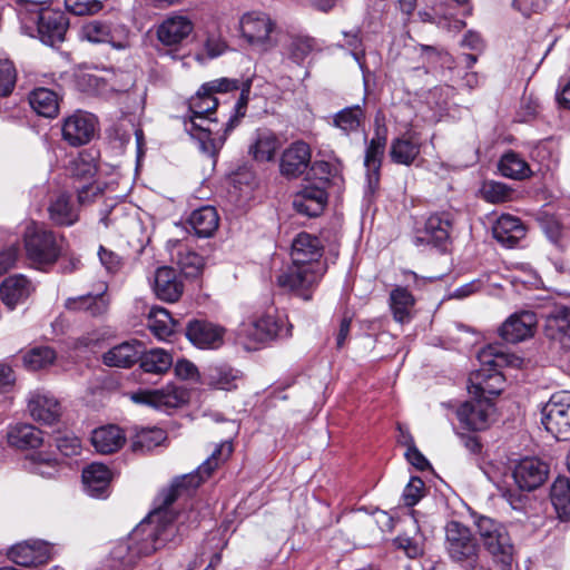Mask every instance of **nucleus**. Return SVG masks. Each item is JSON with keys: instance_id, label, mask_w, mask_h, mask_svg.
Here are the masks:
<instances>
[{"instance_id": "1", "label": "nucleus", "mask_w": 570, "mask_h": 570, "mask_svg": "<svg viewBox=\"0 0 570 570\" xmlns=\"http://www.w3.org/2000/svg\"><path fill=\"white\" fill-rule=\"evenodd\" d=\"M169 512L156 507L130 533L129 538L140 558L147 557L173 541L177 528Z\"/></svg>"}, {"instance_id": "2", "label": "nucleus", "mask_w": 570, "mask_h": 570, "mask_svg": "<svg viewBox=\"0 0 570 570\" xmlns=\"http://www.w3.org/2000/svg\"><path fill=\"white\" fill-rule=\"evenodd\" d=\"M443 546L449 559L461 569L475 570L480 567L481 546L468 525L459 521L448 522Z\"/></svg>"}, {"instance_id": "3", "label": "nucleus", "mask_w": 570, "mask_h": 570, "mask_svg": "<svg viewBox=\"0 0 570 570\" xmlns=\"http://www.w3.org/2000/svg\"><path fill=\"white\" fill-rule=\"evenodd\" d=\"M63 238L43 225L31 222L23 233L26 258L30 265L43 269L52 266L62 253Z\"/></svg>"}, {"instance_id": "4", "label": "nucleus", "mask_w": 570, "mask_h": 570, "mask_svg": "<svg viewBox=\"0 0 570 570\" xmlns=\"http://www.w3.org/2000/svg\"><path fill=\"white\" fill-rule=\"evenodd\" d=\"M233 452L232 443L223 442L216 446L210 456L203 462L195 472L176 478L170 488L164 491L159 498L160 501L157 505L168 511V508L176 501L183 493L198 488L212 473L226 461Z\"/></svg>"}, {"instance_id": "5", "label": "nucleus", "mask_w": 570, "mask_h": 570, "mask_svg": "<svg viewBox=\"0 0 570 570\" xmlns=\"http://www.w3.org/2000/svg\"><path fill=\"white\" fill-rule=\"evenodd\" d=\"M242 38L254 50L268 52L277 47L278 26L266 12L250 11L239 19Z\"/></svg>"}, {"instance_id": "6", "label": "nucleus", "mask_w": 570, "mask_h": 570, "mask_svg": "<svg viewBox=\"0 0 570 570\" xmlns=\"http://www.w3.org/2000/svg\"><path fill=\"white\" fill-rule=\"evenodd\" d=\"M475 525L484 548L492 556L493 560L504 567L510 566L513 560L514 546L507 528L502 523L484 515L476 520Z\"/></svg>"}, {"instance_id": "7", "label": "nucleus", "mask_w": 570, "mask_h": 570, "mask_svg": "<svg viewBox=\"0 0 570 570\" xmlns=\"http://www.w3.org/2000/svg\"><path fill=\"white\" fill-rule=\"evenodd\" d=\"M195 23L180 11L167 14L156 27V38L165 47L163 55L178 59V48L193 33Z\"/></svg>"}, {"instance_id": "8", "label": "nucleus", "mask_w": 570, "mask_h": 570, "mask_svg": "<svg viewBox=\"0 0 570 570\" xmlns=\"http://www.w3.org/2000/svg\"><path fill=\"white\" fill-rule=\"evenodd\" d=\"M316 266V268H312L292 262L277 275V285L307 301L312 297L313 289L326 272V267Z\"/></svg>"}, {"instance_id": "9", "label": "nucleus", "mask_w": 570, "mask_h": 570, "mask_svg": "<svg viewBox=\"0 0 570 570\" xmlns=\"http://www.w3.org/2000/svg\"><path fill=\"white\" fill-rule=\"evenodd\" d=\"M541 422L556 439H570V393L553 394L542 409Z\"/></svg>"}, {"instance_id": "10", "label": "nucleus", "mask_w": 570, "mask_h": 570, "mask_svg": "<svg viewBox=\"0 0 570 570\" xmlns=\"http://www.w3.org/2000/svg\"><path fill=\"white\" fill-rule=\"evenodd\" d=\"M190 397L189 391L175 383L157 390H138L130 393V400L137 404H146L157 410L168 411L185 405Z\"/></svg>"}, {"instance_id": "11", "label": "nucleus", "mask_w": 570, "mask_h": 570, "mask_svg": "<svg viewBox=\"0 0 570 570\" xmlns=\"http://www.w3.org/2000/svg\"><path fill=\"white\" fill-rule=\"evenodd\" d=\"M478 360L483 366H492V375L484 387H480V394L476 399L489 400L490 396H497L503 389V376L500 372L502 365L507 362V355L498 345L489 344L478 352Z\"/></svg>"}, {"instance_id": "12", "label": "nucleus", "mask_w": 570, "mask_h": 570, "mask_svg": "<svg viewBox=\"0 0 570 570\" xmlns=\"http://www.w3.org/2000/svg\"><path fill=\"white\" fill-rule=\"evenodd\" d=\"M31 20L37 24L39 39L48 46L63 41L68 29V20L61 11L45 9L33 14Z\"/></svg>"}, {"instance_id": "13", "label": "nucleus", "mask_w": 570, "mask_h": 570, "mask_svg": "<svg viewBox=\"0 0 570 570\" xmlns=\"http://www.w3.org/2000/svg\"><path fill=\"white\" fill-rule=\"evenodd\" d=\"M312 149L303 140L291 142L282 153L279 158V173L286 178L302 176L311 165Z\"/></svg>"}, {"instance_id": "14", "label": "nucleus", "mask_w": 570, "mask_h": 570, "mask_svg": "<svg viewBox=\"0 0 570 570\" xmlns=\"http://www.w3.org/2000/svg\"><path fill=\"white\" fill-rule=\"evenodd\" d=\"M549 474L547 463L538 458H524L513 468L512 476L520 490L533 491L541 487Z\"/></svg>"}, {"instance_id": "15", "label": "nucleus", "mask_w": 570, "mask_h": 570, "mask_svg": "<svg viewBox=\"0 0 570 570\" xmlns=\"http://www.w3.org/2000/svg\"><path fill=\"white\" fill-rule=\"evenodd\" d=\"M237 118V116L230 117L225 125L224 134L218 137H216L218 131L215 132L213 128L217 120L212 118V116H203L202 118L197 117V115H191L189 121L185 122V129L191 137L197 138L203 144L206 140L210 141L216 149L224 145L227 135L234 129Z\"/></svg>"}, {"instance_id": "16", "label": "nucleus", "mask_w": 570, "mask_h": 570, "mask_svg": "<svg viewBox=\"0 0 570 570\" xmlns=\"http://www.w3.org/2000/svg\"><path fill=\"white\" fill-rule=\"evenodd\" d=\"M97 119L94 115L76 111L62 125V137L71 146L88 144L95 136Z\"/></svg>"}, {"instance_id": "17", "label": "nucleus", "mask_w": 570, "mask_h": 570, "mask_svg": "<svg viewBox=\"0 0 570 570\" xmlns=\"http://www.w3.org/2000/svg\"><path fill=\"white\" fill-rule=\"evenodd\" d=\"M323 245L318 237L308 233H299L292 242L291 258L295 264L307 265L312 268L326 267L322 261Z\"/></svg>"}, {"instance_id": "18", "label": "nucleus", "mask_w": 570, "mask_h": 570, "mask_svg": "<svg viewBox=\"0 0 570 570\" xmlns=\"http://www.w3.org/2000/svg\"><path fill=\"white\" fill-rule=\"evenodd\" d=\"M28 411L35 421L45 425L58 422L62 413L59 401L50 392L43 390L29 393Z\"/></svg>"}, {"instance_id": "19", "label": "nucleus", "mask_w": 570, "mask_h": 570, "mask_svg": "<svg viewBox=\"0 0 570 570\" xmlns=\"http://www.w3.org/2000/svg\"><path fill=\"white\" fill-rule=\"evenodd\" d=\"M494 414L490 400L474 399L464 402L456 411L460 423L468 430H485Z\"/></svg>"}, {"instance_id": "20", "label": "nucleus", "mask_w": 570, "mask_h": 570, "mask_svg": "<svg viewBox=\"0 0 570 570\" xmlns=\"http://www.w3.org/2000/svg\"><path fill=\"white\" fill-rule=\"evenodd\" d=\"M8 557L22 567L43 564L51 559V547L42 540H26L10 548Z\"/></svg>"}, {"instance_id": "21", "label": "nucleus", "mask_w": 570, "mask_h": 570, "mask_svg": "<svg viewBox=\"0 0 570 570\" xmlns=\"http://www.w3.org/2000/svg\"><path fill=\"white\" fill-rule=\"evenodd\" d=\"M244 380V373L224 361L209 363L203 372L202 384L213 389L232 391Z\"/></svg>"}, {"instance_id": "22", "label": "nucleus", "mask_w": 570, "mask_h": 570, "mask_svg": "<svg viewBox=\"0 0 570 570\" xmlns=\"http://www.w3.org/2000/svg\"><path fill=\"white\" fill-rule=\"evenodd\" d=\"M186 336L202 350H216L224 344L225 328L217 323H188Z\"/></svg>"}, {"instance_id": "23", "label": "nucleus", "mask_w": 570, "mask_h": 570, "mask_svg": "<svg viewBox=\"0 0 570 570\" xmlns=\"http://www.w3.org/2000/svg\"><path fill=\"white\" fill-rule=\"evenodd\" d=\"M124 31L122 28H112L107 22L92 20L82 27L81 36L92 43H109L116 49H125L128 42L121 36Z\"/></svg>"}, {"instance_id": "24", "label": "nucleus", "mask_w": 570, "mask_h": 570, "mask_svg": "<svg viewBox=\"0 0 570 570\" xmlns=\"http://www.w3.org/2000/svg\"><path fill=\"white\" fill-rule=\"evenodd\" d=\"M168 249L171 261L179 266L186 277H196L202 273L205 266L204 258L187 244L181 240H169Z\"/></svg>"}, {"instance_id": "25", "label": "nucleus", "mask_w": 570, "mask_h": 570, "mask_svg": "<svg viewBox=\"0 0 570 570\" xmlns=\"http://www.w3.org/2000/svg\"><path fill=\"white\" fill-rule=\"evenodd\" d=\"M315 46V40L307 35L289 33L282 45V60L284 63L301 67L313 52Z\"/></svg>"}, {"instance_id": "26", "label": "nucleus", "mask_w": 570, "mask_h": 570, "mask_svg": "<svg viewBox=\"0 0 570 570\" xmlns=\"http://www.w3.org/2000/svg\"><path fill=\"white\" fill-rule=\"evenodd\" d=\"M240 333L248 343H266L291 336L292 323H242Z\"/></svg>"}, {"instance_id": "27", "label": "nucleus", "mask_w": 570, "mask_h": 570, "mask_svg": "<svg viewBox=\"0 0 570 570\" xmlns=\"http://www.w3.org/2000/svg\"><path fill=\"white\" fill-rule=\"evenodd\" d=\"M35 291L30 279L22 274H14L3 279L0 286V298L3 304L13 309L26 301Z\"/></svg>"}, {"instance_id": "28", "label": "nucleus", "mask_w": 570, "mask_h": 570, "mask_svg": "<svg viewBox=\"0 0 570 570\" xmlns=\"http://www.w3.org/2000/svg\"><path fill=\"white\" fill-rule=\"evenodd\" d=\"M523 318H533L535 321H570V309L552 301H547L533 308L515 311L505 321L514 322L522 321Z\"/></svg>"}, {"instance_id": "29", "label": "nucleus", "mask_w": 570, "mask_h": 570, "mask_svg": "<svg viewBox=\"0 0 570 570\" xmlns=\"http://www.w3.org/2000/svg\"><path fill=\"white\" fill-rule=\"evenodd\" d=\"M327 204V194L324 188L306 186L299 190L293 200L295 210L308 217L318 216Z\"/></svg>"}, {"instance_id": "30", "label": "nucleus", "mask_w": 570, "mask_h": 570, "mask_svg": "<svg viewBox=\"0 0 570 570\" xmlns=\"http://www.w3.org/2000/svg\"><path fill=\"white\" fill-rule=\"evenodd\" d=\"M421 153V141L415 132L394 138L390 146V158L394 164L411 166Z\"/></svg>"}, {"instance_id": "31", "label": "nucleus", "mask_w": 570, "mask_h": 570, "mask_svg": "<svg viewBox=\"0 0 570 570\" xmlns=\"http://www.w3.org/2000/svg\"><path fill=\"white\" fill-rule=\"evenodd\" d=\"M183 292L184 284L174 268L163 266L156 271L155 293L160 299L176 302Z\"/></svg>"}, {"instance_id": "32", "label": "nucleus", "mask_w": 570, "mask_h": 570, "mask_svg": "<svg viewBox=\"0 0 570 570\" xmlns=\"http://www.w3.org/2000/svg\"><path fill=\"white\" fill-rule=\"evenodd\" d=\"M110 480V470L101 463H92L82 471L85 490L92 498H106Z\"/></svg>"}, {"instance_id": "33", "label": "nucleus", "mask_w": 570, "mask_h": 570, "mask_svg": "<svg viewBox=\"0 0 570 570\" xmlns=\"http://www.w3.org/2000/svg\"><path fill=\"white\" fill-rule=\"evenodd\" d=\"M492 233L503 246L514 247L525 236V227L518 217L503 214L497 219Z\"/></svg>"}, {"instance_id": "34", "label": "nucleus", "mask_w": 570, "mask_h": 570, "mask_svg": "<svg viewBox=\"0 0 570 570\" xmlns=\"http://www.w3.org/2000/svg\"><path fill=\"white\" fill-rule=\"evenodd\" d=\"M142 345L138 341H127L104 353L102 362L111 367H130L138 362Z\"/></svg>"}, {"instance_id": "35", "label": "nucleus", "mask_w": 570, "mask_h": 570, "mask_svg": "<svg viewBox=\"0 0 570 570\" xmlns=\"http://www.w3.org/2000/svg\"><path fill=\"white\" fill-rule=\"evenodd\" d=\"M281 148V140L275 132L268 129H258L255 132L248 153L254 160L259 163L272 161Z\"/></svg>"}, {"instance_id": "36", "label": "nucleus", "mask_w": 570, "mask_h": 570, "mask_svg": "<svg viewBox=\"0 0 570 570\" xmlns=\"http://www.w3.org/2000/svg\"><path fill=\"white\" fill-rule=\"evenodd\" d=\"M124 431L117 425H106L94 430L91 443L102 454H110L118 451L125 443Z\"/></svg>"}, {"instance_id": "37", "label": "nucleus", "mask_w": 570, "mask_h": 570, "mask_svg": "<svg viewBox=\"0 0 570 570\" xmlns=\"http://www.w3.org/2000/svg\"><path fill=\"white\" fill-rule=\"evenodd\" d=\"M7 440L11 446L18 449H35L42 444V432L28 423H17L9 426Z\"/></svg>"}, {"instance_id": "38", "label": "nucleus", "mask_w": 570, "mask_h": 570, "mask_svg": "<svg viewBox=\"0 0 570 570\" xmlns=\"http://www.w3.org/2000/svg\"><path fill=\"white\" fill-rule=\"evenodd\" d=\"M416 299L404 286L396 285L389 295V306L394 321H405L415 317Z\"/></svg>"}, {"instance_id": "39", "label": "nucleus", "mask_w": 570, "mask_h": 570, "mask_svg": "<svg viewBox=\"0 0 570 570\" xmlns=\"http://www.w3.org/2000/svg\"><path fill=\"white\" fill-rule=\"evenodd\" d=\"M450 219L442 215L434 214L431 215L425 223L424 235L422 239L428 244H433L441 250H445L450 240Z\"/></svg>"}, {"instance_id": "40", "label": "nucleus", "mask_w": 570, "mask_h": 570, "mask_svg": "<svg viewBox=\"0 0 570 570\" xmlns=\"http://www.w3.org/2000/svg\"><path fill=\"white\" fill-rule=\"evenodd\" d=\"M68 311L81 312L82 317H102L108 311V301L101 294L85 295L76 298H69L65 304Z\"/></svg>"}, {"instance_id": "41", "label": "nucleus", "mask_w": 570, "mask_h": 570, "mask_svg": "<svg viewBox=\"0 0 570 570\" xmlns=\"http://www.w3.org/2000/svg\"><path fill=\"white\" fill-rule=\"evenodd\" d=\"M188 223L198 237L206 238L218 228L219 216L215 207L203 206L190 214Z\"/></svg>"}, {"instance_id": "42", "label": "nucleus", "mask_w": 570, "mask_h": 570, "mask_svg": "<svg viewBox=\"0 0 570 570\" xmlns=\"http://www.w3.org/2000/svg\"><path fill=\"white\" fill-rule=\"evenodd\" d=\"M30 107L46 118H53L59 112L58 95L48 88H36L29 95Z\"/></svg>"}, {"instance_id": "43", "label": "nucleus", "mask_w": 570, "mask_h": 570, "mask_svg": "<svg viewBox=\"0 0 570 570\" xmlns=\"http://www.w3.org/2000/svg\"><path fill=\"white\" fill-rule=\"evenodd\" d=\"M139 367L146 374H165L173 366V356L161 348H151L142 352L139 357Z\"/></svg>"}, {"instance_id": "44", "label": "nucleus", "mask_w": 570, "mask_h": 570, "mask_svg": "<svg viewBox=\"0 0 570 570\" xmlns=\"http://www.w3.org/2000/svg\"><path fill=\"white\" fill-rule=\"evenodd\" d=\"M140 559L129 535L118 541L110 551V567L115 570H129Z\"/></svg>"}, {"instance_id": "45", "label": "nucleus", "mask_w": 570, "mask_h": 570, "mask_svg": "<svg viewBox=\"0 0 570 570\" xmlns=\"http://www.w3.org/2000/svg\"><path fill=\"white\" fill-rule=\"evenodd\" d=\"M365 122V111L361 105L345 107L333 116V126L345 135L356 132Z\"/></svg>"}, {"instance_id": "46", "label": "nucleus", "mask_w": 570, "mask_h": 570, "mask_svg": "<svg viewBox=\"0 0 570 570\" xmlns=\"http://www.w3.org/2000/svg\"><path fill=\"white\" fill-rule=\"evenodd\" d=\"M551 503L561 520H570V479L558 476L550 490Z\"/></svg>"}, {"instance_id": "47", "label": "nucleus", "mask_w": 570, "mask_h": 570, "mask_svg": "<svg viewBox=\"0 0 570 570\" xmlns=\"http://www.w3.org/2000/svg\"><path fill=\"white\" fill-rule=\"evenodd\" d=\"M386 146V129H377L374 137L371 139L366 147L364 165L368 173L375 175L377 180V174L381 167L382 158Z\"/></svg>"}, {"instance_id": "48", "label": "nucleus", "mask_w": 570, "mask_h": 570, "mask_svg": "<svg viewBox=\"0 0 570 570\" xmlns=\"http://www.w3.org/2000/svg\"><path fill=\"white\" fill-rule=\"evenodd\" d=\"M48 210L50 219L57 225L70 226L78 220V214L70 205L69 197L65 194L57 196Z\"/></svg>"}, {"instance_id": "49", "label": "nucleus", "mask_w": 570, "mask_h": 570, "mask_svg": "<svg viewBox=\"0 0 570 570\" xmlns=\"http://www.w3.org/2000/svg\"><path fill=\"white\" fill-rule=\"evenodd\" d=\"M166 440V432L159 428L141 429L131 439L134 452H149Z\"/></svg>"}, {"instance_id": "50", "label": "nucleus", "mask_w": 570, "mask_h": 570, "mask_svg": "<svg viewBox=\"0 0 570 570\" xmlns=\"http://www.w3.org/2000/svg\"><path fill=\"white\" fill-rule=\"evenodd\" d=\"M500 173L512 179H524L530 176V167L518 154L510 151L504 154L499 163Z\"/></svg>"}, {"instance_id": "51", "label": "nucleus", "mask_w": 570, "mask_h": 570, "mask_svg": "<svg viewBox=\"0 0 570 570\" xmlns=\"http://www.w3.org/2000/svg\"><path fill=\"white\" fill-rule=\"evenodd\" d=\"M537 323H502L499 335L507 343H519L534 335Z\"/></svg>"}, {"instance_id": "52", "label": "nucleus", "mask_w": 570, "mask_h": 570, "mask_svg": "<svg viewBox=\"0 0 570 570\" xmlns=\"http://www.w3.org/2000/svg\"><path fill=\"white\" fill-rule=\"evenodd\" d=\"M218 106V99L208 90L203 92V85L189 99V110L197 117L212 116Z\"/></svg>"}, {"instance_id": "53", "label": "nucleus", "mask_w": 570, "mask_h": 570, "mask_svg": "<svg viewBox=\"0 0 570 570\" xmlns=\"http://www.w3.org/2000/svg\"><path fill=\"white\" fill-rule=\"evenodd\" d=\"M56 360V352L48 346L31 348L23 355V363L28 370L38 371L51 365Z\"/></svg>"}, {"instance_id": "54", "label": "nucleus", "mask_w": 570, "mask_h": 570, "mask_svg": "<svg viewBox=\"0 0 570 570\" xmlns=\"http://www.w3.org/2000/svg\"><path fill=\"white\" fill-rule=\"evenodd\" d=\"M28 469L31 473L43 478H53L58 472V464L55 459L37 453L29 459Z\"/></svg>"}, {"instance_id": "55", "label": "nucleus", "mask_w": 570, "mask_h": 570, "mask_svg": "<svg viewBox=\"0 0 570 570\" xmlns=\"http://www.w3.org/2000/svg\"><path fill=\"white\" fill-rule=\"evenodd\" d=\"M543 333L562 348L570 350V323H546Z\"/></svg>"}, {"instance_id": "56", "label": "nucleus", "mask_w": 570, "mask_h": 570, "mask_svg": "<svg viewBox=\"0 0 570 570\" xmlns=\"http://www.w3.org/2000/svg\"><path fill=\"white\" fill-rule=\"evenodd\" d=\"M17 80V71L10 60H0V96H8L12 92Z\"/></svg>"}, {"instance_id": "57", "label": "nucleus", "mask_w": 570, "mask_h": 570, "mask_svg": "<svg viewBox=\"0 0 570 570\" xmlns=\"http://www.w3.org/2000/svg\"><path fill=\"white\" fill-rule=\"evenodd\" d=\"M66 9L75 16L95 14L102 9L99 0H65Z\"/></svg>"}, {"instance_id": "58", "label": "nucleus", "mask_w": 570, "mask_h": 570, "mask_svg": "<svg viewBox=\"0 0 570 570\" xmlns=\"http://www.w3.org/2000/svg\"><path fill=\"white\" fill-rule=\"evenodd\" d=\"M174 365L175 375L184 381H193L202 383L203 374H200L198 367L189 360L179 358Z\"/></svg>"}, {"instance_id": "59", "label": "nucleus", "mask_w": 570, "mask_h": 570, "mask_svg": "<svg viewBox=\"0 0 570 570\" xmlns=\"http://www.w3.org/2000/svg\"><path fill=\"white\" fill-rule=\"evenodd\" d=\"M482 193L490 203H502L510 198L511 189L502 183L490 181L483 185Z\"/></svg>"}, {"instance_id": "60", "label": "nucleus", "mask_w": 570, "mask_h": 570, "mask_svg": "<svg viewBox=\"0 0 570 570\" xmlns=\"http://www.w3.org/2000/svg\"><path fill=\"white\" fill-rule=\"evenodd\" d=\"M394 544L411 559L417 558L424 552L423 544L417 539L405 534L397 535L394 539Z\"/></svg>"}, {"instance_id": "61", "label": "nucleus", "mask_w": 570, "mask_h": 570, "mask_svg": "<svg viewBox=\"0 0 570 570\" xmlns=\"http://www.w3.org/2000/svg\"><path fill=\"white\" fill-rule=\"evenodd\" d=\"M492 375V366H483L479 370L473 371L469 376V393L476 396L480 394V387H484V384L489 382V377Z\"/></svg>"}, {"instance_id": "62", "label": "nucleus", "mask_w": 570, "mask_h": 570, "mask_svg": "<svg viewBox=\"0 0 570 570\" xmlns=\"http://www.w3.org/2000/svg\"><path fill=\"white\" fill-rule=\"evenodd\" d=\"M239 81L230 78H218L203 83V92L206 90L215 94H225L239 89Z\"/></svg>"}, {"instance_id": "63", "label": "nucleus", "mask_w": 570, "mask_h": 570, "mask_svg": "<svg viewBox=\"0 0 570 570\" xmlns=\"http://www.w3.org/2000/svg\"><path fill=\"white\" fill-rule=\"evenodd\" d=\"M424 483L417 478H411L410 482L405 487L403 491V500L405 505L413 507L415 505L420 499L423 497Z\"/></svg>"}, {"instance_id": "64", "label": "nucleus", "mask_w": 570, "mask_h": 570, "mask_svg": "<svg viewBox=\"0 0 570 570\" xmlns=\"http://www.w3.org/2000/svg\"><path fill=\"white\" fill-rule=\"evenodd\" d=\"M58 451L65 456H75L81 452V443L77 436L63 435L56 439Z\"/></svg>"}]
</instances>
